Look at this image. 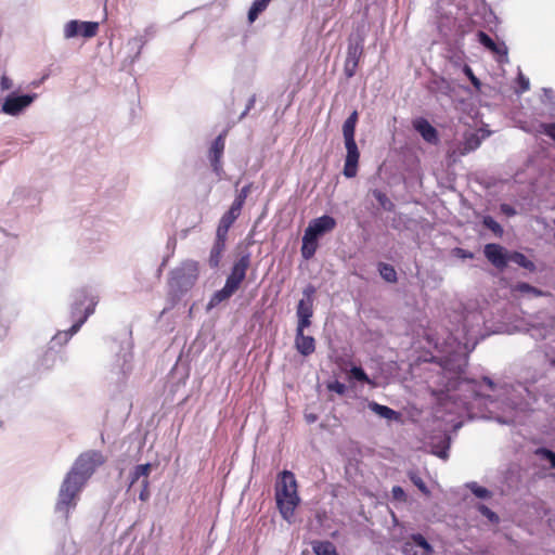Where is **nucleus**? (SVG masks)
I'll return each mask as SVG.
<instances>
[{"instance_id": "f257e3e1", "label": "nucleus", "mask_w": 555, "mask_h": 555, "mask_svg": "<svg viewBox=\"0 0 555 555\" xmlns=\"http://www.w3.org/2000/svg\"><path fill=\"white\" fill-rule=\"evenodd\" d=\"M275 500L282 517L285 520L291 521L294 516L295 508L300 502L297 492L296 478L292 472L283 470L279 475V479L275 485Z\"/></svg>"}, {"instance_id": "f03ea898", "label": "nucleus", "mask_w": 555, "mask_h": 555, "mask_svg": "<svg viewBox=\"0 0 555 555\" xmlns=\"http://www.w3.org/2000/svg\"><path fill=\"white\" fill-rule=\"evenodd\" d=\"M358 112L353 111L343 125V135L347 151L343 173L346 178H354L358 173L360 152L354 140Z\"/></svg>"}, {"instance_id": "7ed1b4c3", "label": "nucleus", "mask_w": 555, "mask_h": 555, "mask_svg": "<svg viewBox=\"0 0 555 555\" xmlns=\"http://www.w3.org/2000/svg\"><path fill=\"white\" fill-rule=\"evenodd\" d=\"M83 487L85 485L81 481H77L67 474L62 481L55 503V512L60 513L66 520L69 518V513L76 508Z\"/></svg>"}, {"instance_id": "20e7f679", "label": "nucleus", "mask_w": 555, "mask_h": 555, "mask_svg": "<svg viewBox=\"0 0 555 555\" xmlns=\"http://www.w3.org/2000/svg\"><path fill=\"white\" fill-rule=\"evenodd\" d=\"M105 463V457L102 452L96 450H89L81 453L75 461L68 476L77 481H81L86 486L89 478L93 475L95 469Z\"/></svg>"}, {"instance_id": "39448f33", "label": "nucleus", "mask_w": 555, "mask_h": 555, "mask_svg": "<svg viewBox=\"0 0 555 555\" xmlns=\"http://www.w3.org/2000/svg\"><path fill=\"white\" fill-rule=\"evenodd\" d=\"M198 263L188 260L170 272L169 287L175 294H183L191 289L198 279Z\"/></svg>"}, {"instance_id": "423d86ee", "label": "nucleus", "mask_w": 555, "mask_h": 555, "mask_svg": "<svg viewBox=\"0 0 555 555\" xmlns=\"http://www.w3.org/2000/svg\"><path fill=\"white\" fill-rule=\"evenodd\" d=\"M96 301L86 289L77 291L72 307V317L75 319L74 324L69 328L70 335L76 334L87 319L94 312Z\"/></svg>"}, {"instance_id": "0eeeda50", "label": "nucleus", "mask_w": 555, "mask_h": 555, "mask_svg": "<svg viewBox=\"0 0 555 555\" xmlns=\"http://www.w3.org/2000/svg\"><path fill=\"white\" fill-rule=\"evenodd\" d=\"M364 36L357 34L356 37L350 36L348 39L347 55L344 64V73L347 78L356 75L360 59L363 54Z\"/></svg>"}, {"instance_id": "6e6552de", "label": "nucleus", "mask_w": 555, "mask_h": 555, "mask_svg": "<svg viewBox=\"0 0 555 555\" xmlns=\"http://www.w3.org/2000/svg\"><path fill=\"white\" fill-rule=\"evenodd\" d=\"M36 99V94H23L17 95L16 93L9 94L2 103V113L10 116H17L26 107H28Z\"/></svg>"}, {"instance_id": "1a4fd4ad", "label": "nucleus", "mask_w": 555, "mask_h": 555, "mask_svg": "<svg viewBox=\"0 0 555 555\" xmlns=\"http://www.w3.org/2000/svg\"><path fill=\"white\" fill-rule=\"evenodd\" d=\"M99 31L98 22H81L77 20L69 21L64 28L66 38H74L81 36L83 38H92Z\"/></svg>"}, {"instance_id": "9d476101", "label": "nucleus", "mask_w": 555, "mask_h": 555, "mask_svg": "<svg viewBox=\"0 0 555 555\" xmlns=\"http://www.w3.org/2000/svg\"><path fill=\"white\" fill-rule=\"evenodd\" d=\"M250 266V257L248 254L240 257L237 261L234 262L230 274L225 280V284L230 286L235 293L241 287V284L246 278V272Z\"/></svg>"}, {"instance_id": "9b49d317", "label": "nucleus", "mask_w": 555, "mask_h": 555, "mask_svg": "<svg viewBox=\"0 0 555 555\" xmlns=\"http://www.w3.org/2000/svg\"><path fill=\"white\" fill-rule=\"evenodd\" d=\"M336 220L332 216L323 215L312 219L305 231L308 235L319 240L324 234L332 232L336 228Z\"/></svg>"}, {"instance_id": "f8f14e48", "label": "nucleus", "mask_w": 555, "mask_h": 555, "mask_svg": "<svg viewBox=\"0 0 555 555\" xmlns=\"http://www.w3.org/2000/svg\"><path fill=\"white\" fill-rule=\"evenodd\" d=\"M433 552V546L421 533L412 534L411 539L402 545L404 555H430Z\"/></svg>"}, {"instance_id": "ddd939ff", "label": "nucleus", "mask_w": 555, "mask_h": 555, "mask_svg": "<svg viewBox=\"0 0 555 555\" xmlns=\"http://www.w3.org/2000/svg\"><path fill=\"white\" fill-rule=\"evenodd\" d=\"M228 135V130L221 132L212 142L208 157L214 171L219 175L222 171L221 158L225 147V138Z\"/></svg>"}, {"instance_id": "4468645a", "label": "nucleus", "mask_w": 555, "mask_h": 555, "mask_svg": "<svg viewBox=\"0 0 555 555\" xmlns=\"http://www.w3.org/2000/svg\"><path fill=\"white\" fill-rule=\"evenodd\" d=\"M485 256L491 264L495 268L503 270L508 263V253L506 249L495 243H489L483 249Z\"/></svg>"}, {"instance_id": "2eb2a0df", "label": "nucleus", "mask_w": 555, "mask_h": 555, "mask_svg": "<svg viewBox=\"0 0 555 555\" xmlns=\"http://www.w3.org/2000/svg\"><path fill=\"white\" fill-rule=\"evenodd\" d=\"M412 126L425 142L434 145L439 143V134L437 129L426 118H415L412 121Z\"/></svg>"}, {"instance_id": "dca6fc26", "label": "nucleus", "mask_w": 555, "mask_h": 555, "mask_svg": "<svg viewBox=\"0 0 555 555\" xmlns=\"http://www.w3.org/2000/svg\"><path fill=\"white\" fill-rule=\"evenodd\" d=\"M315 293V287L313 285H308L304 289L305 298L299 300L297 305V317L298 318H312L313 315V295Z\"/></svg>"}, {"instance_id": "f3484780", "label": "nucleus", "mask_w": 555, "mask_h": 555, "mask_svg": "<svg viewBox=\"0 0 555 555\" xmlns=\"http://www.w3.org/2000/svg\"><path fill=\"white\" fill-rule=\"evenodd\" d=\"M241 211L242 207L237 206L235 203H232L230 209L227 212H224L221 219L219 220V224L216 232L228 236L230 228L240 217Z\"/></svg>"}, {"instance_id": "a211bd4d", "label": "nucleus", "mask_w": 555, "mask_h": 555, "mask_svg": "<svg viewBox=\"0 0 555 555\" xmlns=\"http://www.w3.org/2000/svg\"><path fill=\"white\" fill-rule=\"evenodd\" d=\"M295 348L304 357H308L315 351V339L312 336L305 335L296 331Z\"/></svg>"}, {"instance_id": "6ab92c4d", "label": "nucleus", "mask_w": 555, "mask_h": 555, "mask_svg": "<svg viewBox=\"0 0 555 555\" xmlns=\"http://www.w3.org/2000/svg\"><path fill=\"white\" fill-rule=\"evenodd\" d=\"M227 237H228L227 235H222V234H219L216 232V240H215V243L210 250V255H209V259H208L209 266L212 269L218 268L220 264L222 254L225 249Z\"/></svg>"}, {"instance_id": "aec40b11", "label": "nucleus", "mask_w": 555, "mask_h": 555, "mask_svg": "<svg viewBox=\"0 0 555 555\" xmlns=\"http://www.w3.org/2000/svg\"><path fill=\"white\" fill-rule=\"evenodd\" d=\"M319 247V240L314 238L305 231L302 236L301 256L304 259L309 260L314 255Z\"/></svg>"}, {"instance_id": "412c9836", "label": "nucleus", "mask_w": 555, "mask_h": 555, "mask_svg": "<svg viewBox=\"0 0 555 555\" xmlns=\"http://www.w3.org/2000/svg\"><path fill=\"white\" fill-rule=\"evenodd\" d=\"M480 143L481 141L479 137L475 133H470L469 135L465 137V140L463 142L462 147L460 149L459 154H456V151H453L451 153V156H464L478 149Z\"/></svg>"}, {"instance_id": "4be33fe9", "label": "nucleus", "mask_w": 555, "mask_h": 555, "mask_svg": "<svg viewBox=\"0 0 555 555\" xmlns=\"http://www.w3.org/2000/svg\"><path fill=\"white\" fill-rule=\"evenodd\" d=\"M369 408L371 411L379 415L380 417L387 418V420H398L400 417V414L390 409L389 406L382 405L377 402H370Z\"/></svg>"}, {"instance_id": "5701e85b", "label": "nucleus", "mask_w": 555, "mask_h": 555, "mask_svg": "<svg viewBox=\"0 0 555 555\" xmlns=\"http://www.w3.org/2000/svg\"><path fill=\"white\" fill-rule=\"evenodd\" d=\"M152 470V465L141 464L137 465L130 474V488L142 478V480H149Z\"/></svg>"}, {"instance_id": "b1692460", "label": "nucleus", "mask_w": 555, "mask_h": 555, "mask_svg": "<svg viewBox=\"0 0 555 555\" xmlns=\"http://www.w3.org/2000/svg\"><path fill=\"white\" fill-rule=\"evenodd\" d=\"M234 293L235 292L230 286L224 284V286L220 291H217L211 296L208 302V309H211L221 304L222 301L228 300Z\"/></svg>"}, {"instance_id": "393cba45", "label": "nucleus", "mask_w": 555, "mask_h": 555, "mask_svg": "<svg viewBox=\"0 0 555 555\" xmlns=\"http://www.w3.org/2000/svg\"><path fill=\"white\" fill-rule=\"evenodd\" d=\"M312 548L317 555H337L335 545L330 541H317Z\"/></svg>"}, {"instance_id": "a878e982", "label": "nucleus", "mask_w": 555, "mask_h": 555, "mask_svg": "<svg viewBox=\"0 0 555 555\" xmlns=\"http://www.w3.org/2000/svg\"><path fill=\"white\" fill-rule=\"evenodd\" d=\"M271 0H255L248 11V21L254 23L260 13H262L269 5Z\"/></svg>"}, {"instance_id": "bb28decb", "label": "nucleus", "mask_w": 555, "mask_h": 555, "mask_svg": "<svg viewBox=\"0 0 555 555\" xmlns=\"http://www.w3.org/2000/svg\"><path fill=\"white\" fill-rule=\"evenodd\" d=\"M531 131L535 134H545L555 142V122H539L532 126Z\"/></svg>"}, {"instance_id": "cd10ccee", "label": "nucleus", "mask_w": 555, "mask_h": 555, "mask_svg": "<svg viewBox=\"0 0 555 555\" xmlns=\"http://www.w3.org/2000/svg\"><path fill=\"white\" fill-rule=\"evenodd\" d=\"M509 261L518 264L521 268L528 269V270L534 269L533 262L519 251L508 253V262Z\"/></svg>"}, {"instance_id": "c85d7f7f", "label": "nucleus", "mask_w": 555, "mask_h": 555, "mask_svg": "<svg viewBox=\"0 0 555 555\" xmlns=\"http://www.w3.org/2000/svg\"><path fill=\"white\" fill-rule=\"evenodd\" d=\"M378 271H379L380 276L386 282H389V283H396L397 282V280H398L397 272H396L395 268L391 264H388V263H385V262H380L378 264Z\"/></svg>"}, {"instance_id": "c756f323", "label": "nucleus", "mask_w": 555, "mask_h": 555, "mask_svg": "<svg viewBox=\"0 0 555 555\" xmlns=\"http://www.w3.org/2000/svg\"><path fill=\"white\" fill-rule=\"evenodd\" d=\"M477 38H478L479 43L482 44L488 50H490L491 52H494V53L499 52L498 46L494 42V40L489 35H487L485 31L479 30L477 33Z\"/></svg>"}, {"instance_id": "7c9ffc66", "label": "nucleus", "mask_w": 555, "mask_h": 555, "mask_svg": "<svg viewBox=\"0 0 555 555\" xmlns=\"http://www.w3.org/2000/svg\"><path fill=\"white\" fill-rule=\"evenodd\" d=\"M373 196L376 198V201L378 202L383 209L387 211L393 210V203L388 198V196L384 192L379 190H374Z\"/></svg>"}, {"instance_id": "2f4dec72", "label": "nucleus", "mask_w": 555, "mask_h": 555, "mask_svg": "<svg viewBox=\"0 0 555 555\" xmlns=\"http://www.w3.org/2000/svg\"><path fill=\"white\" fill-rule=\"evenodd\" d=\"M408 475H409L410 480L413 482V485L422 493H424L425 495H429L430 494V491H429L428 487L426 486V483L423 480V478L421 476H418V474H416L415 472H409Z\"/></svg>"}, {"instance_id": "473e14b6", "label": "nucleus", "mask_w": 555, "mask_h": 555, "mask_svg": "<svg viewBox=\"0 0 555 555\" xmlns=\"http://www.w3.org/2000/svg\"><path fill=\"white\" fill-rule=\"evenodd\" d=\"M483 225L491 230L496 236H502L503 228L491 216H486L482 220Z\"/></svg>"}, {"instance_id": "72a5a7b5", "label": "nucleus", "mask_w": 555, "mask_h": 555, "mask_svg": "<svg viewBox=\"0 0 555 555\" xmlns=\"http://www.w3.org/2000/svg\"><path fill=\"white\" fill-rule=\"evenodd\" d=\"M515 291L524 294H531L533 296H541L542 292L528 283L521 282L515 286Z\"/></svg>"}, {"instance_id": "f704fd0d", "label": "nucleus", "mask_w": 555, "mask_h": 555, "mask_svg": "<svg viewBox=\"0 0 555 555\" xmlns=\"http://www.w3.org/2000/svg\"><path fill=\"white\" fill-rule=\"evenodd\" d=\"M250 190H251V184L244 185L241 189L240 193L236 195V197L233 201V203H235L237 206L243 208V206L245 204V201H246V198L248 197V195L250 193Z\"/></svg>"}, {"instance_id": "c9c22d12", "label": "nucleus", "mask_w": 555, "mask_h": 555, "mask_svg": "<svg viewBox=\"0 0 555 555\" xmlns=\"http://www.w3.org/2000/svg\"><path fill=\"white\" fill-rule=\"evenodd\" d=\"M537 454L542 459L547 460L552 468H555V452L546 448H540L537 450Z\"/></svg>"}, {"instance_id": "e433bc0d", "label": "nucleus", "mask_w": 555, "mask_h": 555, "mask_svg": "<svg viewBox=\"0 0 555 555\" xmlns=\"http://www.w3.org/2000/svg\"><path fill=\"white\" fill-rule=\"evenodd\" d=\"M350 373L354 379L359 382L370 383V378L362 367L353 366Z\"/></svg>"}, {"instance_id": "4c0bfd02", "label": "nucleus", "mask_w": 555, "mask_h": 555, "mask_svg": "<svg viewBox=\"0 0 555 555\" xmlns=\"http://www.w3.org/2000/svg\"><path fill=\"white\" fill-rule=\"evenodd\" d=\"M472 492L480 499H487L490 496V491L487 488L480 487L477 483L470 486Z\"/></svg>"}, {"instance_id": "58836bf2", "label": "nucleus", "mask_w": 555, "mask_h": 555, "mask_svg": "<svg viewBox=\"0 0 555 555\" xmlns=\"http://www.w3.org/2000/svg\"><path fill=\"white\" fill-rule=\"evenodd\" d=\"M391 494H392L393 500H396V501H399V502L406 501V494L400 486L392 487Z\"/></svg>"}, {"instance_id": "ea45409f", "label": "nucleus", "mask_w": 555, "mask_h": 555, "mask_svg": "<svg viewBox=\"0 0 555 555\" xmlns=\"http://www.w3.org/2000/svg\"><path fill=\"white\" fill-rule=\"evenodd\" d=\"M328 390L334 391L338 395H344L346 392V386L345 384L335 380L327 385Z\"/></svg>"}, {"instance_id": "a19ab883", "label": "nucleus", "mask_w": 555, "mask_h": 555, "mask_svg": "<svg viewBox=\"0 0 555 555\" xmlns=\"http://www.w3.org/2000/svg\"><path fill=\"white\" fill-rule=\"evenodd\" d=\"M141 485H142V489L139 493V499L143 502L147 501L149 498H150V482L149 480H142L141 481Z\"/></svg>"}, {"instance_id": "79ce46f5", "label": "nucleus", "mask_w": 555, "mask_h": 555, "mask_svg": "<svg viewBox=\"0 0 555 555\" xmlns=\"http://www.w3.org/2000/svg\"><path fill=\"white\" fill-rule=\"evenodd\" d=\"M464 73H465V75L469 78L470 82H472L475 87L479 88V86H480V80H479V79L474 75L473 69H472L468 65H465V66H464Z\"/></svg>"}, {"instance_id": "37998d69", "label": "nucleus", "mask_w": 555, "mask_h": 555, "mask_svg": "<svg viewBox=\"0 0 555 555\" xmlns=\"http://www.w3.org/2000/svg\"><path fill=\"white\" fill-rule=\"evenodd\" d=\"M310 325H311V318H308V317L298 318L296 331H300V333H304L305 328L309 327Z\"/></svg>"}, {"instance_id": "c03bdc74", "label": "nucleus", "mask_w": 555, "mask_h": 555, "mask_svg": "<svg viewBox=\"0 0 555 555\" xmlns=\"http://www.w3.org/2000/svg\"><path fill=\"white\" fill-rule=\"evenodd\" d=\"M518 83L520 86V92H525V91L529 90V85H530L529 79L526 78L525 76L519 75Z\"/></svg>"}, {"instance_id": "a18cd8bd", "label": "nucleus", "mask_w": 555, "mask_h": 555, "mask_svg": "<svg viewBox=\"0 0 555 555\" xmlns=\"http://www.w3.org/2000/svg\"><path fill=\"white\" fill-rule=\"evenodd\" d=\"M12 86H13L12 80L9 77H7L5 75H3L0 80L1 90H9L12 88Z\"/></svg>"}, {"instance_id": "49530a36", "label": "nucleus", "mask_w": 555, "mask_h": 555, "mask_svg": "<svg viewBox=\"0 0 555 555\" xmlns=\"http://www.w3.org/2000/svg\"><path fill=\"white\" fill-rule=\"evenodd\" d=\"M254 104H255V98L249 99L246 109L242 113V115L240 116V119L244 118L247 115L248 111L254 106Z\"/></svg>"}, {"instance_id": "de8ad7c7", "label": "nucleus", "mask_w": 555, "mask_h": 555, "mask_svg": "<svg viewBox=\"0 0 555 555\" xmlns=\"http://www.w3.org/2000/svg\"><path fill=\"white\" fill-rule=\"evenodd\" d=\"M481 512L482 514L487 515L488 517L492 518L495 516V514L493 512H491L488 507L486 506H482L481 507Z\"/></svg>"}, {"instance_id": "09e8293b", "label": "nucleus", "mask_w": 555, "mask_h": 555, "mask_svg": "<svg viewBox=\"0 0 555 555\" xmlns=\"http://www.w3.org/2000/svg\"><path fill=\"white\" fill-rule=\"evenodd\" d=\"M502 210H503L504 212L508 214V215L514 214L513 208H511L508 205H505V204H504V205H502Z\"/></svg>"}, {"instance_id": "8fccbe9b", "label": "nucleus", "mask_w": 555, "mask_h": 555, "mask_svg": "<svg viewBox=\"0 0 555 555\" xmlns=\"http://www.w3.org/2000/svg\"><path fill=\"white\" fill-rule=\"evenodd\" d=\"M436 454H437L439 457H441V459H447V457H448V452H447V450H443V451L437 452Z\"/></svg>"}, {"instance_id": "3c124183", "label": "nucleus", "mask_w": 555, "mask_h": 555, "mask_svg": "<svg viewBox=\"0 0 555 555\" xmlns=\"http://www.w3.org/2000/svg\"><path fill=\"white\" fill-rule=\"evenodd\" d=\"M306 417H307V421H308L309 423H313V422H315V421H317V416H315V415H312V414L307 415Z\"/></svg>"}, {"instance_id": "603ef678", "label": "nucleus", "mask_w": 555, "mask_h": 555, "mask_svg": "<svg viewBox=\"0 0 555 555\" xmlns=\"http://www.w3.org/2000/svg\"><path fill=\"white\" fill-rule=\"evenodd\" d=\"M552 364L555 366V360L552 361Z\"/></svg>"}]
</instances>
